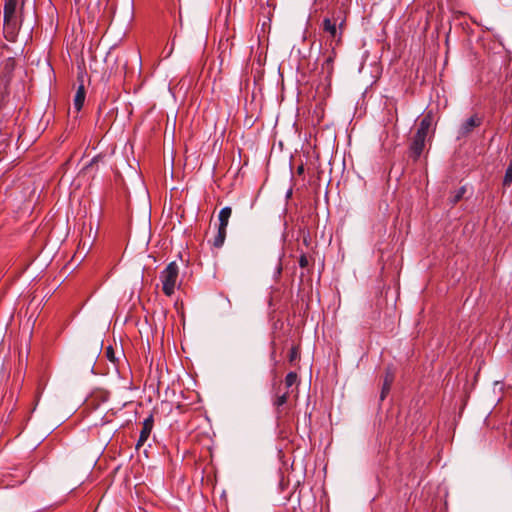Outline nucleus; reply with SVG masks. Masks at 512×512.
Returning a JSON list of instances; mask_svg holds the SVG:
<instances>
[{
    "label": "nucleus",
    "instance_id": "obj_1",
    "mask_svg": "<svg viewBox=\"0 0 512 512\" xmlns=\"http://www.w3.org/2000/svg\"><path fill=\"white\" fill-rule=\"evenodd\" d=\"M345 22V17L336 15L335 11H332L330 17H325L323 19L322 29L328 35L327 41L331 47L341 43Z\"/></svg>",
    "mask_w": 512,
    "mask_h": 512
},
{
    "label": "nucleus",
    "instance_id": "obj_2",
    "mask_svg": "<svg viewBox=\"0 0 512 512\" xmlns=\"http://www.w3.org/2000/svg\"><path fill=\"white\" fill-rule=\"evenodd\" d=\"M21 0H5L4 5V32L8 41H14L17 30L18 20L16 16L17 7Z\"/></svg>",
    "mask_w": 512,
    "mask_h": 512
},
{
    "label": "nucleus",
    "instance_id": "obj_3",
    "mask_svg": "<svg viewBox=\"0 0 512 512\" xmlns=\"http://www.w3.org/2000/svg\"><path fill=\"white\" fill-rule=\"evenodd\" d=\"M179 276V267L176 262H170L160 274L162 291L166 296H171L175 292Z\"/></svg>",
    "mask_w": 512,
    "mask_h": 512
},
{
    "label": "nucleus",
    "instance_id": "obj_4",
    "mask_svg": "<svg viewBox=\"0 0 512 512\" xmlns=\"http://www.w3.org/2000/svg\"><path fill=\"white\" fill-rule=\"evenodd\" d=\"M289 396L281 394V385L274 386V394L272 396V405L275 409L276 419L281 421L289 411Z\"/></svg>",
    "mask_w": 512,
    "mask_h": 512
},
{
    "label": "nucleus",
    "instance_id": "obj_5",
    "mask_svg": "<svg viewBox=\"0 0 512 512\" xmlns=\"http://www.w3.org/2000/svg\"><path fill=\"white\" fill-rule=\"evenodd\" d=\"M483 118L478 114H473L465 120L459 128V137H467L475 128L479 127Z\"/></svg>",
    "mask_w": 512,
    "mask_h": 512
},
{
    "label": "nucleus",
    "instance_id": "obj_6",
    "mask_svg": "<svg viewBox=\"0 0 512 512\" xmlns=\"http://www.w3.org/2000/svg\"><path fill=\"white\" fill-rule=\"evenodd\" d=\"M426 138L427 136L415 133L413 141L410 145L411 156L413 157L414 160H417L423 153Z\"/></svg>",
    "mask_w": 512,
    "mask_h": 512
},
{
    "label": "nucleus",
    "instance_id": "obj_7",
    "mask_svg": "<svg viewBox=\"0 0 512 512\" xmlns=\"http://www.w3.org/2000/svg\"><path fill=\"white\" fill-rule=\"evenodd\" d=\"M153 425H154L153 416L149 415L143 421V425H142V429H141V432H140V436H139V439H138L137 444H136V448L137 449H139L141 446H143L144 443L147 441V439L149 438V436L151 434Z\"/></svg>",
    "mask_w": 512,
    "mask_h": 512
},
{
    "label": "nucleus",
    "instance_id": "obj_8",
    "mask_svg": "<svg viewBox=\"0 0 512 512\" xmlns=\"http://www.w3.org/2000/svg\"><path fill=\"white\" fill-rule=\"evenodd\" d=\"M335 58H336L335 47H331V50L328 52L324 62L322 63V71L327 74V77H330L334 72Z\"/></svg>",
    "mask_w": 512,
    "mask_h": 512
},
{
    "label": "nucleus",
    "instance_id": "obj_9",
    "mask_svg": "<svg viewBox=\"0 0 512 512\" xmlns=\"http://www.w3.org/2000/svg\"><path fill=\"white\" fill-rule=\"evenodd\" d=\"M86 92L83 84H80L73 99V106L76 112H79L85 101Z\"/></svg>",
    "mask_w": 512,
    "mask_h": 512
},
{
    "label": "nucleus",
    "instance_id": "obj_10",
    "mask_svg": "<svg viewBox=\"0 0 512 512\" xmlns=\"http://www.w3.org/2000/svg\"><path fill=\"white\" fill-rule=\"evenodd\" d=\"M334 4L333 11L336 12V15H341L346 18V15L349 11L350 0H332Z\"/></svg>",
    "mask_w": 512,
    "mask_h": 512
},
{
    "label": "nucleus",
    "instance_id": "obj_11",
    "mask_svg": "<svg viewBox=\"0 0 512 512\" xmlns=\"http://www.w3.org/2000/svg\"><path fill=\"white\" fill-rule=\"evenodd\" d=\"M232 209L231 207H224L220 210L218 218H219V227L227 229L229 218L231 217Z\"/></svg>",
    "mask_w": 512,
    "mask_h": 512
},
{
    "label": "nucleus",
    "instance_id": "obj_12",
    "mask_svg": "<svg viewBox=\"0 0 512 512\" xmlns=\"http://www.w3.org/2000/svg\"><path fill=\"white\" fill-rule=\"evenodd\" d=\"M432 124V118L430 116V114H427L425 115L421 121H420V124H419V127L417 129V134H420V135H424V136H427L428 135V131L430 129V126Z\"/></svg>",
    "mask_w": 512,
    "mask_h": 512
},
{
    "label": "nucleus",
    "instance_id": "obj_13",
    "mask_svg": "<svg viewBox=\"0 0 512 512\" xmlns=\"http://www.w3.org/2000/svg\"><path fill=\"white\" fill-rule=\"evenodd\" d=\"M226 230L225 228L218 227L217 235L214 237L213 246L216 248H220L223 246L225 238H226Z\"/></svg>",
    "mask_w": 512,
    "mask_h": 512
},
{
    "label": "nucleus",
    "instance_id": "obj_14",
    "mask_svg": "<svg viewBox=\"0 0 512 512\" xmlns=\"http://www.w3.org/2000/svg\"><path fill=\"white\" fill-rule=\"evenodd\" d=\"M393 379H394L393 374L387 373L384 383H383V388H382L381 397H380L381 400H384V398L386 397V394L389 392L391 384L393 382Z\"/></svg>",
    "mask_w": 512,
    "mask_h": 512
},
{
    "label": "nucleus",
    "instance_id": "obj_15",
    "mask_svg": "<svg viewBox=\"0 0 512 512\" xmlns=\"http://www.w3.org/2000/svg\"><path fill=\"white\" fill-rule=\"evenodd\" d=\"M298 382V375L296 372H289L284 380V386L286 389H290L293 385Z\"/></svg>",
    "mask_w": 512,
    "mask_h": 512
},
{
    "label": "nucleus",
    "instance_id": "obj_16",
    "mask_svg": "<svg viewBox=\"0 0 512 512\" xmlns=\"http://www.w3.org/2000/svg\"><path fill=\"white\" fill-rule=\"evenodd\" d=\"M512 184V160L510 161L508 168L503 178V185L510 186Z\"/></svg>",
    "mask_w": 512,
    "mask_h": 512
},
{
    "label": "nucleus",
    "instance_id": "obj_17",
    "mask_svg": "<svg viewBox=\"0 0 512 512\" xmlns=\"http://www.w3.org/2000/svg\"><path fill=\"white\" fill-rule=\"evenodd\" d=\"M299 358H300L299 348L296 346H293L289 351L288 360L290 363H294Z\"/></svg>",
    "mask_w": 512,
    "mask_h": 512
},
{
    "label": "nucleus",
    "instance_id": "obj_18",
    "mask_svg": "<svg viewBox=\"0 0 512 512\" xmlns=\"http://www.w3.org/2000/svg\"><path fill=\"white\" fill-rule=\"evenodd\" d=\"M105 354H106V357L111 361V362H115V352H114V349L111 347V346H108L106 349H105Z\"/></svg>",
    "mask_w": 512,
    "mask_h": 512
},
{
    "label": "nucleus",
    "instance_id": "obj_19",
    "mask_svg": "<svg viewBox=\"0 0 512 512\" xmlns=\"http://www.w3.org/2000/svg\"><path fill=\"white\" fill-rule=\"evenodd\" d=\"M309 265L308 258L305 254H302L299 258V266L301 268H306Z\"/></svg>",
    "mask_w": 512,
    "mask_h": 512
},
{
    "label": "nucleus",
    "instance_id": "obj_20",
    "mask_svg": "<svg viewBox=\"0 0 512 512\" xmlns=\"http://www.w3.org/2000/svg\"><path fill=\"white\" fill-rule=\"evenodd\" d=\"M291 392H292V390L290 391L289 389H286L285 387L283 388L281 386V394L290 395Z\"/></svg>",
    "mask_w": 512,
    "mask_h": 512
},
{
    "label": "nucleus",
    "instance_id": "obj_21",
    "mask_svg": "<svg viewBox=\"0 0 512 512\" xmlns=\"http://www.w3.org/2000/svg\"><path fill=\"white\" fill-rule=\"evenodd\" d=\"M304 173V166L300 165L297 168V174L302 175Z\"/></svg>",
    "mask_w": 512,
    "mask_h": 512
},
{
    "label": "nucleus",
    "instance_id": "obj_22",
    "mask_svg": "<svg viewBox=\"0 0 512 512\" xmlns=\"http://www.w3.org/2000/svg\"><path fill=\"white\" fill-rule=\"evenodd\" d=\"M461 195H456L455 202H457L460 199Z\"/></svg>",
    "mask_w": 512,
    "mask_h": 512
}]
</instances>
